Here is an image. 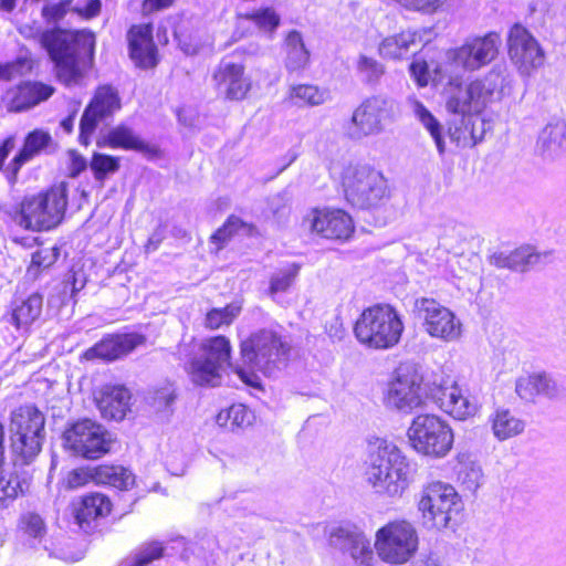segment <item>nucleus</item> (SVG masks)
<instances>
[{
    "mask_svg": "<svg viewBox=\"0 0 566 566\" xmlns=\"http://www.w3.org/2000/svg\"><path fill=\"white\" fill-rule=\"evenodd\" d=\"M423 524L429 528H448L462 510V503L454 488L441 482L427 485L418 504Z\"/></svg>",
    "mask_w": 566,
    "mask_h": 566,
    "instance_id": "6e6552de",
    "label": "nucleus"
},
{
    "mask_svg": "<svg viewBox=\"0 0 566 566\" xmlns=\"http://www.w3.org/2000/svg\"><path fill=\"white\" fill-rule=\"evenodd\" d=\"M71 166H70V176L77 177L81 172H83L87 167L86 159L77 154L76 151H71Z\"/></svg>",
    "mask_w": 566,
    "mask_h": 566,
    "instance_id": "052dcab7",
    "label": "nucleus"
},
{
    "mask_svg": "<svg viewBox=\"0 0 566 566\" xmlns=\"http://www.w3.org/2000/svg\"><path fill=\"white\" fill-rule=\"evenodd\" d=\"M509 55L518 71L528 75L544 63V52L535 38L521 24H514L507 39Z\"/></svg>",
    "mask_w": 566,
    "mask_h": 566,
    "instance_id": "f3484780",
    "label": "nucleus"
},
{
    "mask_svg": "<svg viewBox=\"0 0 566 566\" xmlns=\"http://www.w3.org/2000/svg\"><path fill=\"white\" fill-rule=\"evenodd\" d=\"M112 510L111 500L101 493L85 495L74 505L73 514L76 524L86 533L93 528V523L108 515Z\"/></svg>",
    "mask_w": 566,
    "mask_h": 566,
    "instance_id": "393cba45",
    "label": "nucleus"
},
{
    "mask_svg": "<svg viewBox=\"0 0 566 566\" xmlns=\"http://www.w3.org/2000/svg\"><path fill=\"white\" fill-rule=\"evenodd\" d=\"M146 337L137 333L111 334L84 353L87 360L99 358L106 361L120 359L138 346L145 344Z\"/></svg>",
    "mask_w": 566,
    "mask_h": 566,
    "instance_id": "412c9836",
    "label": "nucleus"
},
{
    "mask_svg": "<svg viewBox=\"0 0 566 566\" xmlns=\"http://www.w3.org/2000/svg\"><path fill=\"white\" fill-rule=\"evenodd\" d=\"M166 547L159 542H151L144 545L133 556L124 559L119 566H149L153 560L164 556Z\"/></svg>",
    "mask_w": 566,
    "mask_h": 566,
    "instance_id": "79ce46f5",
    "label": "nucleus"
},
{
    "mask_svg": "<svg viewBox=\"0 0 566 566\" xmlns=\"http://www.w3.org/2000/svg\"><path fill=\"white\" fill-rule=\"evenodd\" d=\"M500 44L501 39L496 32L468 39L461 46L448 52L447 71L462 75L479 71L497 56Z\"/></svg>",
    "mask_w": 566,
    "mask_h": 566,
    "instance_id": "9b49d317",
    "label": "nucleus"
},
{
    "mask_svg": "<svg viewBox=\"0 0 566 566\" xmlns=\"http://www.w3.org/2000/svg\"><path fill=\"white\" fill-rule=\"evenodd\" d=\"M479 81L482 86L481 93L485 103L493 95L503 97L510 95L512 92L513 80L505 64H495L483 80Z\"/></svg>",
    "mask_w": 566,
    "mask_h": 566,
    "instance_id": "c756f323",
    "label": "nucleus"
},
{
    "mask_svg": "<svg viewBox=\"0 0 566 566\" xmlns=\"http://www.w3.org/2000/svg\"><path fill=\"white\" fill-rule=\"evenodd\" d=\"M408 437L417 452L433 458L446 457L454 439L449 423L432 413H422L413 418Z\"/></svg>",
    "mask_w": 566,
    "mask_h": 566,
    "instance_id": "0eeeda50",
    "label": "nucleus"
},
{
    "mask_svg": "<svg viewBox=\"0 0 566 566\" xmlns=\"http://www.w3.org/2000/svg\"><path fill=\"white\" fill-rule=\"evenodd\" d=\"M291 197L286 190L277 192L269 198L268 206L273 217L282 220L290 213Z\"/></svg>",
    "mask_w": 566,
    "mask_h": 566,
    "instance_id": "603ef678",
    "label": "nucleus"
},
{
    "mask_svg": "<svg viewBox=\"0 0 566 566\" xmlns=\"http://www.w3.org/2000/svg\"><path fill=\"white\" fill-rule=\"evenodd\" d=\"M90 480L93 481V468L75 469L67 475V486L70 489H77L86 484Z\"/></svg>",
    "mask_w": 566,
    "mask_h": 566,
    "instance_id": "4d7b16f0",
    "label": "nucleus"
},
{
    "mask_svg": "<svg viewBox=\"0 0 566 566\" xmlns=\"http://www.w3.org/2000/svg\"><path fill=\"white\" fill-rule=\"evenodd\" d=\"M98 147L120 148L124 150H134L148 157L158 154V148L144 140L130 126L120 123L107 130V133L97 139Z\"/></svg>",
    "mask_w": 566,
    "mask_h": 566,
    "instance_id": "5701e85b",
    "label": "nucleus"
},
{
    "mask_svg": "<svg viewBox=\"0 0 566 566\" xmlns=\"http://www.w3.org/2000/svg\"><path fill=\"white\" fill-rule=\"evenodd\" d=\"M415 465L391 441L370 439L364 460V480L380 496L398 500L413 482Z\"/></svg>",
    "mask_w": 566,
    "mask_h": 566,
    "instance_id": "7ed1b4c3",
    "label": "nucleus"
},
{
    "mask_svg": "<svg viewBox=\"0 0 566 566\" xmlns=\"http://www.w3.org/2000/svg\"><path fill=\"white\" fill-rule=\"evenodd\" d=\"M537 147L547 158H555L566 150V122L560 119L547 124L539 134Z\"/></svg>",
    "mask_w": 566,
    "mask_h": 566,
    "instance_id": "c85d7f7f",
    "label": "nucleus"
},
{
    "mask_svg": "<svg viewBox=\"0 0 566 566\" xmlns=\"http://www.w3.org/2000/svg\"><path fill=\"white\" fill-rule=\"evenodd\" d=\"M129 56L138 67L149 69L157 64V48L150 23L133 25L127 33Z\"/></svg>",
    "mask_w": 566,
    "mask_h": 566,
    "instance_id": "4be33fe9",
    "label": "nucleus"
},
{
    "mask_svg": "<svg viewBox=\"0 0 566 566\" xmlns=\"http://www.w3.org/2000/svg\"><path fill=\"white\" fill-rule=\"evenodd\" d=\"M20 526L30 537H35V513L22 516Z\"/></svg>",
    "mask_w": 566,
    "mask_h": 566,
    "instance_id": "0e129e2a",
    "label": "nucleus"
},
{
    "mask_svg": "<svg viewBox=\"0 0 566 566\" xmlns=\"http://www.w3.org/2000/svg\"><path fill=\"white\" fill-rule=\"evenodd\" d=\"M539 255L531 247H521L509 253L497 252L491 256V263L497 268L524 272L530 265L537 263Z\"/></svg>",
    "mask_w": 566,
    "mask_h": 566,
    "instance_id": "7c9ffc66",
    "label": "nucleus"
},
{
    "mask_svg": "<svg viewBox=\"0 0 566 566\" xmlns=\"http://www.w3.org/2000/svg\"><path fill=\"white\" fill-rule=\"evenodd\" d=\"M35 154V130L28 134L23 148L12 159L7 168V178L9 182L13 184L17 180V175L22 165L29 161Z\"/></svg>",
    "mask_w": 566,
    "mask_h": 566,
    "instance_id": "49530a36",
    "label": "nucleus"
},
{
    "mask_svg": "<svg viewBox=\"0 0 566 566\" xmlns=\"http://www.w3.org/2000/svg\"><path fill=\"white\" fill-rule=\"evenodd\" d=\"M60 249L52 247L49 249H38V269L51 266L59 258Z\"/></svg>",
    "mask_w": 566,
    "mask_h": 566,
    "instance_id": "13d9d810",
    "label": "nucleus"
},
{
    "mask_svg": "<svg viewBox=\"0 0 566 566\" xmlns=\"http://www.w3.org/2000/svg\"><path fill=\"white\" fill-rule=\"evenodd\" d=\"M130 394L124 386H106L97 398L103 418L122 420L129 410Z\"/></svg>",
    "mask_w": 566,
    "mask_h": 566,
    "instance_id": "a878e982",
    "label": "nucleus"
},
{
    "mask_svg": "<svg viewBox=\"0 0 566 566\" xmlns=\"http://www.w3.org/2000/svg\"><path fill=\"white\" fill-rule=\"evenodd\" d=\"M418 45L417 33L406 31L384 39L379 44L378 52L385 59L396 60L407 56L411 49H416Z\"/></svg>",
    "mask_w": 566,
    "mask_h": 566,
    "instance_id": "72a5a7b5",
    "label": "nucleus"
},
{
    "mask_svg": "<svg viewBox=\"0 0 566 566\" xmlns=\"http://www.w3.org/2000/svg\"><path fill=\"white\" fill-rule=\"evenodd\" d=\"M40 42L54 62L57 78L66 86L81 84L93 64L94 33L54 28L43 32Z\"/></svg>",
    "mask_w": 566,
    "mask_h": 566,
    "instance_id": "20e7f679",
    "label": "nucleus"
},
{
    "mask_svg": "<svg viewBox=\"0 0 566 566\" xmlns=\"http://www.w3.org/2000/svg\"><path fill=\"white\" fill-rule=\"evenodd\" d=\"M15 142L14 137L10 136L3 140V143L0 145V169L2 168V165L11 150L14 148Z\"/></svg>",
    "mask_w": 566,
    "mask_h": 566,
    "instance_id": "338daca9",
    "label": "nucleus"
},
{
    "mask_svg": "<svg viewBox=\"0 0 566 566\" xmlns=\"http://www.w3.org/2000/svg\"><path fill=\"white\" fill-rule=\"evenodd\" d=\"M300 266L292 264L291 266L280 271L271 279L270 292H285L294 282L298 274Z\"/></svg>",
    "mask_w": 566,
    "mask_h": 566,
    "instance_id": "3c124183",
    "label": "nucleus"
},
{
    "mask_svg": "<svg viewBox=\"0 0 566 566\" xmlns=\"http://www.w3.org/2000/svg\"><path fill=\"white\" fill-rule=\"evenodd\" d=\"M418 537L413 526L406 521L388 523L376 534L375 547L379 557L390 564H403L416 553Z\"/></svg>",
    "mask_w": 566,
    "mask_h": 566,
    "instance_id": "f8f14e48",
    "label": "nucleus"
},
{
    "mask_svg": "<svg viewBox=\"0 0 566 566\" xmlns=\"http://www.w3.org/2000/svg\"><path fill=\"white\" fill-rule=\"evenodd\" d=\"M346 201L354 208L370 210L389 199V188L384 175L368 165L349 166L343 174Z\"/></svg>",
    "mask_w": 566,
    "mask_h": 566,
    "instance_id": "423d86ee",
    "label": "nucleus"
},
{
    "mask_svg": "<svg viewBox=\"0 0 566 566\" xmlns=\"http://www.w3.org/2000/svg\"><path fill=\"white\" fill-rule=\"evenodd\" d=\"M35 406H22L11 413L10 430L14 464L29 465L35 459Z\"/></svg>",
    "mask_w": 566,
    "mask_h": 566,
    "instance_id": "2eb2a0df",
    "label": "nucleus"
},
{
    "mask_svg": "<svg viewBox=\"0 0 566 566\" xmlns=\"http://www.w3.org/2000/svg\"><path fill=\"white\" fill-rule=\"evenodd\" d=\"M459 478L468 490L475 491L482 482L483 474L480 467L471 464L460 471Z\"/></svg>",
    "mask_w": 566,
    "mask_h": 566,
    "instance_id": "864d4df0",
    "label": "nucleus"
},
{
    "mask_svg": "<svg viewBox=\"0 0 566 566\" xmlns=\"http://www.w3.org/2000/svg\"><path fill=\"white\" fill-rule=\"evenodd\" d=\"M285 52V67L290 73L301 72L308 65L310 52L298 31L293 30L286 35Z\"/></svg>",
    "mask_w": 566,
    "mask_h": 566,
    "instance_id": "2f4dec72",
    "label": "nucleus"
},
{
    "mask_svg": "<svg viewBox=\"0 0 566 566\" xmlns=\"http://www.w3.org/2000/svg\"><path fill=\"white\" fill-rule=\"evenodd\" d=\"M291 98L296 99L295 104L298 106H318L329 99V91L319 88L316 85L300 84L291 88Z\"/></svg>",
    "mask_w": 566,
    "mask_h": 566,
    "instance_id": "4c0bfd02",
    "label": "nucleus"
},
{
    "mask_svg": "<svg viewBox=\"0 0 566 566\" xmlns=\"http://www.w3.org/2000/svg\"><path fill=\"white\" fill-rule=\"evenodd\" d=\"M244 226V222L240 218L231 216L226 223L211 235V241L216 243L218 245L217 249L220 250L231 237Z\"/></svg>",
    "mask_w": 566,
    "mask_h": 566,
    "instance_id": "8fccbe9b",
    "label": "nucleus"
},
{
    "mask_svg": "<svg viewBox=\"0 0 566 566\" xmlns=\"http://www.w3.org/2000/svg\"><path fill=\"white\" fill-rule=\"evenodd\" d=\"M426 398L431 399L442 411L458 420H465L476 412L475 403L463 395L455 381L442 375H433L432 379L424 381L415 365L400 366L388 386L387 406L410 413L421 407Z\"/></svg>",
    "mask_w": 566,
    "mask_h": 566,
    "instance_id": "f03ea898",
    "label": "nucleus"
},
{
    "mask_svg": "<svg viewBox=\"0 0 566 566\" xmlns=\"http://www.w3.org/2000/svg\"><path fill=\"white\" fill-rule=\"evenodd\" d=\"M217 422L233 430L250 424L251 415L244 405L237 403L221 411L217 417Z\"/></svg>",
    "mask_w": 566,
    "mask_h": 566,
    "instance_id": "a18cd8bd",
    "label": "nucleus"
},
{
    "mask_svg": "<svg viewBox=\"0 0 566 566\" xmlns=\"http://www.w3.org/2000/svg\"><path fill=\"white\" fill-rule=\"evenodd\" d=\"M217 91L230 101H242L251 90V80L244 75V66L222 59L213 72Z\"/></svg>",
    "mask_w": 566,
    "mask_h": 566,
    "instance_id": "aec40b11",
    "label": "nucleus"
},
{
    "mask_svg": "<svg viewBox=\"0 0 566 566\" xmlns=\"http://www.w3.org/2000/svg\"><path fill=\"white\" fill-rule=\"evenodd\" d=\"M101 0H87L84 7L78 9V12L85 18H94L101 12Z\"/></svg>",
    "mask_w": 566,
    "mask_h": 566,
    "instance_id": "e2e57ef3",
    "label": "nucleus"
},
{
    "mask_svg": "<svg viewBox=\"0 0 566 566\" xmlns=\"http://www.w3.org/2000/svg\"><path fill=\"white\" fill-rule=\"evenodd\" d=\"M120 159L112 155L95 151L92 156L90 168L97 181H104L107 176L119 170Z\"/></svg>",
    "mask_w": 566,
    "mask_h": 566,
    "instance_id": "58836bf2",
    "label": "nucleus"
},
{
    "mask_svg": "<svg viewBox=\"0 0 566 566\" xmlns=\"http://www.w3.org/2000/svg\"><path fill=\"white\" fill-rule=\"evenodd\" d=\"M418 316L423 321L424 331L432 337L453 342L461 335V322L453 312L433 298L420 297L415 301Z\"/></svg>",
    "mask_w": 566,
    "mask_h": 566,
    "instance_id": "4468645a",
    "label": "nucleus"
},
{
    "mask_svg": "<svg viewBox=\"0 0 566 566\" xmlns=\"http://www.w3.org/2000/svg\"><path fill=\"white\" fill-rule=\"evenodd\" d=\"M333 547L340 551L355 562L356 566H370L373 549L370 542L356 526L345 525L336 527L329 536Z\"/></svg>",
    "mask_w": 566,
    "mask_h": 566,
    "instance_id": "6ab92c4d",
    "label": "nucleus"
},
{
    "mask_svg": "<svg viewBox=\"0 0 566 566\" xmlns=\"http://www.w3.org/2000/svg\"><path fill=\"white\" fill-rule=\"evenodd\" d=\"M238 21H252L255 25L266 32H273L280 24V17L272 8H264L247 13H238Z\"/></svg>",
    "mask_w": 566,
    "mask_h": 566,
    "instance_id": "37998d69",
    "label": "nucleus"
},
{
    "mask_svg": "<svg viewBox=\"0 0 566 566\" xmlns=\"http://www.w3.org/2000/svg\"><path fill=\"white\" fill-rule=\"evenodd\" d=\"M18 489L23 492L22 486L15 480L7 479L3 471V464H0V505L8 499H14Z\"/></svg>",
    "mask_w": 566,
    "mask_h": 566,
    "instance_id": "5fc2aeb1",
    "label": "nucleus"
},
{
    "mask_svg": "<svg viewBox=\"0 0 566 566\" xmlns=\"http://www.w3.org/2000/svg\"><path fill=\"white\" fill-rule=\"evenodd\" d=\"M93 481L118 490H128L134 485L135 476L130 470L122 465H98L93 468Z\"/></svg>",
    "mask_w": 566,
    "mask_h": 566,
    "instance_id": "473e14b6",
    "label": "nucleus"
},
{
    "mask_svg": "<svg viewBox=\"0 0 566 566\" xmlns=\"http://www.w3.org/2000/svg\"><path fill=\"white\" fill-rule=\"evenodd\" d=\"M64 447L73 455L95 460L108 453L112 434L99 423L82 419L72 423L63 433Z\"/></svg>",
    "mask_w": 566,
    "mask_h": 566,
    "instance_id": "9d476101",
    "label": "nucleus"
},
{
    "mask_svg": "<svg viewBox=\"0 0 566 566\" xmlns=\"http://www.w3.org/2000/svg\"><path fill=\"white\" fill-rule=\"evenodd\" d=\"M35 216V196L25 197L14 210L12 220L22 229H32V219Z\"/></svg>",
    "mask_w": 566,
    "mask_h": 566,
    "instance_id": "09e8293b",
    "label": "nucleus"
},
{
    "mask_svg": "<svg viewBox=\"0 0 566 566\" xmlns=\"http://www.w3.org/2000/svg\"><path fill=\"white\" fill-rule=\"evenodd\" d=\"M479 113L459 115V122L454 120L449 127L450 138L459 146H474L483 138L484 123L478 116Z\"/></svg>",
    "mask_w": 566,
    "mask_h": 566,
    "instance_id": "cd10ccee",
    "label": "nucleus"
},
{
    "mask_svg": "<svg viewBox=\"0 0 566 566\" xmlns=\"http://www.w3.org/2000/svg\"><path fill=\"white\" fill-rule=\"evenodd\" d=\"M33 65L32 53L21 51L14 61L0 63V80L10 81L18 75H24L32 71Z\"/></svg>",
    "mask_w": 566,
    "mask_h": 566,
    "instance_id": "ea45409f",
    "label": "nucleus"
},
{
    "mask_svg": "<svg viewBox=\"0 0 566 566\" xmlns=\"http://www.w3.org/2000/svg\"><path fill=\"white\" fill-rule=\"evenodd\" d=\"M356 70L361 81L368 85L378 84L385 74V66L381 63L364 54L358 56Z\"/></svg>",
    "mask_w": 566,
    "mask_h": 566,
    "instance_id": "c03bdc74",
    "label": "nucleus"
},
{
    "mask_svg": "<svg viewBox=\"0 0 566 566\" xmlns=\"http://www.w3.org/2000/svg\"><path fill=\"white\" fill-rule=\"evenodd\" d=\"M398 114V104L394 98L376 95L365 99L354 112L346 126L349 138L359 140L378 135L385 124L392 122Z\"/></svg>",
    "mask_w": 566,
    "mask_h": 566,
    "instance_id": "1a4fd4ad",
    "label": "nucleus"
},
{
    "mask_svg": "<svg viewBox=\"0 0 566 566\" xmlns=\"http://www.w3.org/2000/svg\"><path fill=\"white\" fill-rule=\"evenodd\" d=\"M172 4V0H145L143 3V11L148 13L155 10L168 8Z\"/></svg>",
    "mask_w": 566,
    "mask_h": 566,
    "instance_id": "69168bd1",
    "label": "nucleus"
},
{
    "mask_svg": "<svg viewBox=\"0 0 566 566\" xmlns=\"http://www.w3.org/2000/svg\"><path fill=\"white\" fill-rule=\"evenodd\" d=\"M32 296L28 298L21 306L17 307L12 313V319L18 327L29 326L35 319L32 314Z\"/></svg>",
    "mask_w": 566,
    "mask_h": 566,
    "instance_id": "6e6d98bb",
    "label": "nucleus"
},
{
    "mask_svg": "<svg viewBox=\"0 0 566 566\" xmlns=\"http://www.w3.org/2000/svg\"><path fill=\"white\" fill-rule=\"evenodd\" d=\"M481 90L479 80L463 86L462 74L449 73V82L444 90L447 111L457 116L480 113L485 107Z\"/></svg>",
    "mask_w": 566,
    "mask_h": 566,
    "instance_id": "dca6fc26",
    "label": "nucleus"
},
{
    "mask_svg": "<svg viewBox=\"0 0 566 566\" xmlns=\"http://www.w3.org/2000/svg\"><path fill=\"white\" fill-rule=\"evenodd\" d=\"M491 422L493 434L500 441L516 437L525 429L524 421L509 409H497L492 416Z\"/></svg>",
    "mask_w": 566,
    "mask_h": 566,
    "instance_id": "f704fd0d",
    "label": "nucleus"
},
{
    "mask_svg": "<svg viewBox=\"0 0 566 566\" xmlns=\"http://www.w3.org/2000/svg\"><path fill=\"white\" fill-rule=\"evenodd\" d=\"M307 228L322 238L347 240L354 232L352 217L344 210H312L304 219Z\"/></svg>",
    "mask_w": 566,
    "mask_h": 566,
    "instance_id": "a211bd4d",
    "label": "nucleus"
},
{
    "mask_svg": "<svg viewBox=\"0 0 566 566\" xmlns=\"http://www.w3.org/2000/svg\"><path fill=\"white\" fill-rule=\"evenodd\" d=\"M409 71L419 86L428 84V65L424 61H413L409 66Z\"/></svg>",
    "mask_w": 566,
    "mask_h": 566,
    "instance_id": "bf43d9fd",
    "label": "nucleus"
},
{
    "mask_svg": "<svg viewBox=\"0 0 566 566\" xmlns=\"http://www.w3.org/2000/svg\"><path fill=\"white\" fill-rule=\"evenodd\" d=\"M175 36L178 40V44L184 53L187 55H193L199 51V43L192 41V39L185 38L179 31H175Z\"/></svg>",
    "mask_w": 566,
    "mask_h": 566,
    "instance_id": "680f3d73",
    "label": "nucleus"
},
{
    "mask_svg": "<svg viewBox=\"0 0 566 566\" xmlns=\"http://www.w3.org/2000/svg\"><path fill=\"white\" fill-rule=\"evenodd\" d=\"M176 398L175 388L171 385H167L150 392L147 401L157 413L170 416L174 411L172 406Z\"/></svg>",
    "mask_w": 566,
    "mask_h": 566,
    "instance_id": "a19ab883",
    "label": "nucleus"
},
{
    "mask_svg": "<svg viewBox=\"0 0 566 566\" xmlns=\"http://www.w3.org/2000/svg\"><path fill=\"white\" fill-rule=\"evenodd\" d=\"M53 92L54 88L52 86L38 82V103L51 97Z\"/></svg>",
    "mask_w": 566,
    "mask_h": 566,
    "instance_id": "774afa93",
    "label": "nucleus"
},
{
    "mask_svg": "<svg viewBox=\"0 0 566 566\" xmlns=\"http://www.w3.org/2000/svg\"><path fill=\"white\" fill-rule=\"evenodd\" d=\"M403 331L398 312L390 305H374L366 308L357 319L354 333L364 345L387 349L398 344Z\"/></svg>",
    "mask_w": 566,
    "mask_h": 566,
    "instance_id": "39448f33",
    "label": "nucleus"
},
{
    "mask_svg": "<svg viewBox=\"0 0 566 566\" xmlns=\"http://www.w3.org/2000/svg\"><path fill=\"white\" fill-rule=\"evenodd\" d=\"M241 365L230 363L231 345L227 337L216 336L201 344V355L190 363L189 374L193 384L216 387L221 384V373L229 366L248 385L254 384V370L272 376L286 365L290 345L276 332L268 328L252 333L241 343Z\"/></svg>",
    "mask_w": 566,
    "mask_h": 566,
    "instance_id": "f257e3e1",
    "label": "nucleus"
},
{
    "mask_svg": "<svg viewBox=\"0 0 566 566\" xmlns=\"http://www.w3.org/2000/svg\"><path fill=\"white\" fill-rule=\"evenodd\" d=\"M241 307L234 304L228 305L223 308H213L208 312L206 316V326L211 329H217L222 325H229L234 317L240 313Z\"/></svg>",
    "mask_w": 566,
    "mask_h": 566,
    "instance_id": "de8ad7c7",
    "label": "nucleus"
},
{
    "mask_svg": "<svg viewBox=\"0 0 566 566\" xmlns=\"http://www.w3.org/2000/svg\"><path fill=\"white\" fill-rule=\"evenodd\" d=\"M411 106L415 115L420 120V123L424 126V128L430 133L433 138L438 153L442 156L446 151V144L442 136V127L438 119L426 108V106L417 101H411Z\"/></svg>",
    "mask_w": 566,
    "mask_h": 566,
    "instance_id": "e433bc0d",
    "label": "nucleus"
},
{
    "mask_svg": "<svg viewBox=\"0 0 566 566\" xmlns=\"http://www.w3.org/2000/svg\"><path fill=\"white\" fill-rule=\"evenodd\" d=\"M66 206V188L64 186L51 188L38 201V231L56 227L64 217Z\"/></svg>",
    "mask_w": 566,
    "mask_h": 566,
    "instance_id": "b1692460",
    "label": "nucleus"
},
{
    "mask_svg": "<svg viewBox=\"0 0 566 566\" xmlns=\"http://www.w3.org/2000/svg\"><path fill=\"white\" fill-rule=\"evenodd\" d=\"M516 394L526 401H532L538 395L547 398H556L560 394V389L556 381L546 373L533 374L527 377L520 378L516 381Z\"/></svg>",
    "mask_w": 566,
    "mask_h": 566,
    "instance_id": "bb28decb",
    "label": "nucleus"
},
{
    "mask_svg": "<svg viewBox=\"0 0 566 566\" xmlns=\"http://www.w3.org/2000/svg\"><path fill=\"white\" fill-rule=\"evenodd\" d=\"M8 98L9 112L20 113L30 109L35 105V83L30 81L20 83L8 92Z\"/></svg>",
    "mask_w": 566,
    "mask_h": 566,
    "instance_id": "c9c22d12",
    "label": "nucleus"
},
{
    "mask_svg": "<svg viewBox=\"0 0 566 566\" xmlns=\"http://www.w3.org/2000/svg\"><path fill=\"white\" fill-rule=\"evenodd\" d=\"M120 107L122 101L116 88L111 85L97 87L80 120V143L87 146L98 124L113 117Z\"/></svg>",
    "mask_w": 566,
    "mask_h": 566,
    "instance_id": "ddd939ff",
    "label": "nucleus"
}]
</instances>
